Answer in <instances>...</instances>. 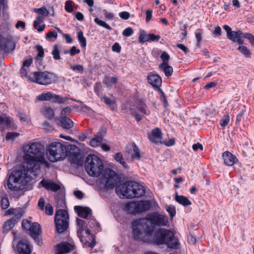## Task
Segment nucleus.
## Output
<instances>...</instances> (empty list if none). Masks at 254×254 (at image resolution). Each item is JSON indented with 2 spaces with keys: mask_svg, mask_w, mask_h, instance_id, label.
Here are the masks:
<instances>
[{
  "mask_svg": "<svg viewBox=\"0 0 254 254\" xmlns=\"http://www.w3.org/2000/svg\"><path fill=\"white\" fill-rule=\"evenodd\" d=\"M24 163L22 167L13 171L7 179L4 187L10 193L21 190V187L25 186L33 179L31 174L35 175L36 171L40 169L39 162L46 163L45 158V147L40 142L29 143L24 146Z\"/></svg>",
  "mask_w": 254,
  "mask_h": 254,
  "instance_id": "obj_1",
  "label": "nucleus"
},
{
  "mask_svg": "<svg viewBox=\"0 0 254 254\" xmlns=\"http://www.w3.org/2000/svg\"><path fill=\"white\" fill-rule=\"evenodd\" d=\"M120 182V178L118 174L114 171L108 169L99 179L98 186L103 192L113 190L116 187V192L120 198H132L145 195L144 187L135 181H127L118 185Z\"/></svg>",
  "mask_w": 254,
  "mask_h": 254,
  "instance_id": "obj_2",
  "label": "nucleus"
},
{
  "mask_svg": "<svg viewBox=\"0 0 254 254\" xmlns=\"http://www.w3.org/2000/svg\"><path fill=\"white\" fill-rule=\"evenodd\" d=\"M134 222L132 224V232L134 239L143 242H151L157 245H166L168 248L178 249L180 246L179 240L174 236L170 230L159 228L153 234L154 229L147 224H141Z\"/></svg>",
  "mask_w": 254,
  "mask_h": 254,
  "instance_id": "obj_3",
  "label": "nucleus"
},
{
  "mask_svg": "<svg viewBox=\"0 0 254 254\" xmlns=\"http://www.w3.org/2000/svg\"><path fill=\"white\" fill-rule=\"evenodd\" d=\"M85 169L90 176L98 177L103 171L104 165L102 160L97 156L89 154L85 161Z\"/></svg>",
  "mask_w": 254,
  "mask_h": 254,
  "instance_id": "obj_4",
  "label": "nucleus"
},
{
  "mask_svg": "<svg viewBox=\"0 0 254 254\" xmlns=\"http://www.w3.org/2000/svg\"><path fill=\"white\" fill-rule=\"evenodd\" d=\"M46 151L49 160L52 162L63 160L67 156L65 146L60 142H52Z\"/></svg>",
  "mask_w": 254,
  "mask_h": 254,
  "instance_id": "obj_5",
  "label": "nucleus"
},
{
  "mask_svg": "<svg viewBox=\"0 0 254 254\" xmlns=\"http://www.w3.org/2000/svg\"><path fill=\"white\" fill-rule=\"evenodd\" d=\"M30 79L31 81L43 85L56 83L59 81L57 74L48 71H35L33 73V77H30Z\"/></svg>",
  "mask_w": 254,
  "mask_h": 254,
  "instance_id": "obj_6",
  "label": "nucleus"
},
{
  "mask_svg": "<svg viewBox=\"0 0 254 254\" xmlns=\"http://www.w3.org/2000/svg\"><path fill=\"white\" fill-rule=\"evenodd\" d=\"M55 224L56 232L63 233L69 227V216L68 212L64 209H58L55 215Z\"/></svg>",
  "mask_w": 254,
  "mask_h": 254,
  "instance_id": "obj_7",
  "label": "nucleus"
},
{
  "mask_svg": "<svg viewBox=\"0 0 254 254\" xmlns=\"http://www.w3.org/2000/svg\"><path fill=\"white\" fill-rule=\"evenodd\" d=\"M151 207L150 200H141L127 204L126 210L130 213H139L149 210Z\"/></svg>",
  "mask_w": 254,
  "mask_h": 254,
  "instance_id": "obj_8",
  "label": "nucleus"
},
{
  "mask_svg": "<svg viewBox=\"0 0 254 254\" xmlns=\"http://www.w3.org/2000/svg\"><path fill=\"white\" fill-rule=\"evenodd\" d=\"M76 224L77 226V234L80 241L85 246L89 248H93L96 245V240L94 236H91V242H88L84 238L82 233L85 232L86 228L87 220H83L78 218H76Z\"/></svg>",
  "mask_w": 254,
  "mask_h": 254,
  "instance_id": "obj_9",
  "label": "nucleus"
},
{
  "mask_svg": "<svg viewBox=\"0 0 254 254\" xmlns=\"http://www.w3.org/2000/svg\"><path fill=\"white\" fill-rule=\"evenodd\" d=\"M130 111L132 115L135 117L137 122H139L146 114V105L142 100H137L130 108Z\"/></svg>",
  "mask_w": 254,
  "mask_h": 254,
  "instance_id": "obj_10",
  "label": "nucleus"
},
{
  "mask_svg": "<svg viewBox=\"0 0 254 254\" xmlns=\"http://www.w3.org/2000/svg\"><path fill=\"white\" fill-rule=\"evenodd\" d=\"M146 220L151 224L157 226H166L168 223V217L165 215L160 214L158 212L148 214Z\"/></svg>",
  "mask_w": 254,
  "mask_h": 254,
  "instance_id": "obj_11",
  "label": "nucleus"
},
{
  "mask_svg": "<svg viewBox=\"0 0 254 254\" xmlns=\"http://www.w3.org/2000/svg\"><path fill=\"white\" fill-rule=\"evenodd\" d=\"M28 231L30 236L37 243L38 245H41L42 243L40 238L42 234L40 225L38 223H33Z\"/></svg>",
  "mask_w": 254,
  "mask_h": 254,
  "instance_id": "obj_12",
  "label": "nucleus"
},
{
  "mask_svg": "<svg viewBox=\"0 0 254 254\" xmlns=\"http://www.w3.org/2000/svg\"><path fill=\"white\" fill-rule=\"evenodd\" d=\"M15 43L10 39L4 37L0 34V49L5 52L13 51L15 49Z\"/></svg>",
  "mask_w": 254,
  "mask_h": 254,
  "instance_id": "obj_13",
  "label": "nucleus"
},
{
  "mask_svg": "<svg viewBox=\"0 0 254 254\" xmlns=\"http://www.w3.org/2000/svg\"><path fill=\"white\" fill-rule=\"evenodd\" d=\"M74 209L80 217L89 219L92 216V210L88 207L76 205Z\"/></svg>",
  "mask_w": 254,
  "mask_h": 254,
  "instance_id": "obj_14",
  "label": "nucleus"
},
{
  "mask_svg": "<svg viewBox=\"0 0 254 254\" xmlns=\"http://www.w3.org/2000/svg\"><path fill=\"white\" fill-rule=\"evenodd\" d=\"M40 184L47 190L56 192L61 189V186L51 180L43 179Z\"/></svg>",
  "mask_w": 254,
  "mask_h": 254,
  "instance_id": "obj_15",
  "label": "nucleus"
},
{
  "mask_svg": "<svg viewBox=\"0 0 254 254\" xmlns=\"http://www.w3.org/2000/svg\"><path fill=\"white\" fill-rule=\"evenodd\" d=\"M86 228L85 234L88 236L89 240H91V236L93 235L91 234L89 229H95L96 230H98L100 228V226L99 223L95 219L90 218L89 220L87 219Z\"/></svg>",
  "mask_w": 254,
  "mask_h": 254,
  "instance_id": "obj_16",
  "label": "nucleus"
},
{
  "mask_svg": "<svg viewBox=\"0 0 254 254\" xmlns=\"http://www.w3.org/2000/svg\"><path fill=\"white\" fill-rule=\"evenodd\" d=\"M224 163L229 166H232L236 163L238 160L235 155L229 151H225L222 154Z\"/></svg>",
  "mask_w": 254,
  "mask_h": 254,
  "instance_id": "obj_17",
  "label": "nucleus"
},
{
  "mask_svg": "<svg viewBox=\"0 0 254 254\" xmlns=\"http://www.w3.org/2000/svg\"><path fill=\"white\" fill-rule=\"evenodd\" d=\"M147 81L154 89L158 88L162 84V78L156 74L149 73L147 76Z\"/></svg>",
  "mask_w": 254,
  "mask_h": 254,
  "instance_id": "obj_18",
  "label": "nucleus"
},
{
  "mask_svg": "<svg viewBox=\"0 0 254 254\" xmlns=\"http://www.w3.org/2000/svg\"><path fill=\"white\" fill-rule=\"evenodd\" d=\"M57 247L58 252L57 254H66L73 250L74 248L73 245L66 242L61 243L58 245Z\"/></svg>",
  "mask_w": 254,
  "mask_h": 254,
  "instance_id": "obj_19",
  "label": "nucleus"
},
{
  "mask_svg": "<svg viewBox=\"0 0 254 254\" xmlns=\"http://www.w3.org/2000/svg\"><path fill=\"white\" fill-rule=\"evenodd\" d=\"M19 220L18 217H12L5 221L2 225L3 233L9 232Z\"/></svg>",
  "mask_w": 254,
  "mask_h": 254,
  "instance_id": "obj_20",
  "label": "nucleus"
},
{
  "mask_svg": "<svg viewBox=\"0 0 254 254\" xmlns=\"http://www.w3.org/2000/svg\"><path fill=\"white\" fill-rule=\"evenodd\" d=\"M17 251L19 254H30L31 250L27 242L25 240H21L17 244Z\"/></svg>",
  "mask_w": 254,
  "mask_h": 254,
  "instance_id": "obj_21",
  "label": "nucleus"
},
{
  "mask_svg": "<svg viewBox=\"0 0 254 254\" xmlns=\"http://www.w3.org/2000/svg\"><path fill=\"white\" fill-rule=\"evenodd\" d=\"M149 139L155 143H158L162 138L161 130L158 127L154 129L149 135Z\"/></svg>",
  "mask_w": 254,
  "mask_h": 254,
  "instance_id": "obj_22",
  "label": "nucleus"
},
{
  "mask_svg": "<svg viewBox=\"0 0 254 254\" xmlns=\"http://www.w3.org/2000/svg\"><path fill=\"white\" fill-rule=\"evenodd\" d=\"M58 120L60 121L61 127L63 128L68 129L71 128L73 126V122L66 116L60 117Z\"/></svg>",
  "mask_w": 254,
  "mask_h": 254,
  "instance_id": "obj_23",
  "label": "nucleus"
},
{
  "mask_svg": "<svg viewBox=\"0 0 254 254\" xmlns=\"http://www.w3.org/2000/svg\"><path fill=\"white\" fill-rule=\"evenodd\" d=\"M24 213V212L23 209L19 207L16 208H10L5 212L6 215H14L13 217H18V219L20 220L23 215Z\"/></svg>",
  "mask_w": 254,
  "mask_h": 254,
  "instance_id": "obj_24",
  "label": "nucleus"
},
{
  "mask_svg": "<svg viewBox=\"0 0 254 254\" xmlns=\"http://www.w3.org/2000/svg\"><path fill=\"white\" fill-rule=\"evenodd\" d=\"M175 200L179 204L184 206H187L191 204V201L185 196L179 195L176 192L175 197Z\"/></svg>",
  "mask_w": 254,
  "mask_h": 254,
  "instance_id": "obj_25",
  "label": "nucleus"
},
{
  "mask_svg": "<svg viewBox=\"0 0 254 254\" xmlns=\"http://www.w3.org/2000/svg\"><path fill=\"white\" fill-rule=\"evenodd\" d=\"M0 197L1 198L0 206L2 209H6L9 206V201L7 197L6 193L3 190L0 192Z\"/></svg>",
  "mask_w": 254,
  "mask_h": 254,
  "instance_id": "obj_26",
  "label": "nucleus"
},
{
  "mask_svg": "<svg viewBox=\"0 0 254 254\" xmlns=\"http://www.w3.org/2000/svg\"><path fill=\"white\" fill-rule=\"evenodd\" d=\"M41 112L44 116L49 120H52L54 117V111L50 107H45Z\"/></svg>",
  "mask_w": 254,
  "mask_h": 254,
  "instance_id": "obj_27",
  "label": "nucleus"
},
{
  "mask_svg": "<svg viewBox=\"0 0 254 254\" xmlns=\"http://www.w3.org/2000/svg\"><path fill=\"white\" fill-rule=\"evenodd\" d=\"M71 163L77 165L78 166H82L83 164V159L80 154L74 153L72 155L70 158Z\"/></svg>",
  "mask_w": 254,
  "mask_h": 254,
  "instance_id": "obj_28",
  "label": "nucleus"
},
{
  "mask_svg": "<svg viewBox=\"0 0 254 254\" xmlns=\"http://www.w3.org/2000/svg\"><path fill=\"white\" fill-rule=\"evenodd\" d=\"M237 33H235V31H232L230 34H229L227 37L228 39L231 40L234 43H237L239 45H242L244 44L243 40L241 38H240L237 36Z\"/></svg>",
  "mask_w": 254,
  "mask_h": 254,
  "instance_id": "obj_29",
  "label": "nucleus"
},
{
  "mask_svg": "<svg viewBox=\"0 0 254 254\" xmlns=\"http://www.w3.org/2000/svg\"><path fill=\"white\" fill-rule=\"evenodd\" d=\"M131 147L133 149V153L131 154V158L132 160H140L141 157L140 153V150L134 142L131 144Z\"/></svg>",
  "mask_w": 254,
  "mask_h": 254,
  "instance_id": "obj_30",
  "label": "nucleus"
},
{
  "mask_svg": "<svg viewBox=\"0 0 254 254\" xmlns=\"http://www.w3.org/2000/svg\"><path fill=\"white\" fill-rule=\"evenodd\" d=\"M159 67L164 71L166 76L169 77L172 75L173 72V68L171 66L168 64H165L162 66L159 65Z\"/></svg>",
  "mask_w": 254,
  "mask_h": 254,
  "instance_id": "obj_31",
  "label": "nucleus"
},
{
  "mask_svg": "<svg viewBox=\"0 0 254 254\" xmlns=\"http://www.w3.org/2000/svg\"><path fill=\"white\" fill-rule=\"evenodd\" d=\"M102 99L104 100V103L109 106V107L112 110H115L117 108L116 101L114 100H112L107 96H103Z\"/></svg>",
  "mask_w": 254,
  "mask_h": 254,
  "instance_id": "obj_32",
  "label": "nucleus"
},
{
  "mask_svg": "<svg viewBox=\"0 0 254 254\" xmlns=\"http://www.w3.org/2000/svg\"><path fill=\"white\" fill-rule=\"evenodd\" d=\"M102 141L103 139L96 135L94 138L91 139L90 145L93 147H96L101 145Z\"/></svg>",
  "mask_w": 254,
  "mask_h": 254,
  "instance_id": "obj_33",
  "label": "nucleus"
},
{
  "mask_svg": "<svg viewBox=\"0 0 254 254\" xmlns=\"http://www.w3.org/2000/svg\"><path fill=\"white\" fill-rule=\"evenodd\" d=\"M53 94L50 92L42 93L38 96V99L40 101H49L53 98Z\"/></svg>",
  "mask_w": 254,
  "mask_h": 254,
  "instance_id": "obj_34",
  "label": "nucleus"
},
{
  "mask_svg": "<svg viewBox=\"0 0 254 254\" xmlns=\"http://www.w3.org/2000/svg\"><path fill=\"white\" fill-rule=\"evenodd\" d=\"M35 49L37 52V55L36 56V60H39L42 59L44 55V51L43 47L41 45H38L35 46Z\"/></svg>",
  "mask_w": 254,
  "mask_h": 254,
  "instance_id": "obj_35",
  "label": "nucleus"
},
{
  "mask_svg": "<svg viewBox=\"0 0 254 254\" xmlns=\"http://www.w3.org/2000/svg\"><path fill=\"white\" fill-rule=\"evenodd\" d=\"M160 58L162 60V63L161 64L159 65L162 66L165 64H168L170 56L168 53L164 51L162 52L160 56Z\"/></svg>",
  "mask_w": 254,
  "mask_h": 254,
  "instance_id": "obj_36",
  "label": "nucleus"
},
{
  "mask_svg": "<svg viewBox=\"0 0 254 254\" xmlns=\"http://www.w3.org/2000/svg\"><path fill=\"white\" fill-rule=\"evenodd\" d=\"M78 40L81 44L82 47L85 48L86 46V40L83 36V33L82 31H80L77 33Z\"/></svg>",
  "mask_w": 254,
  "mask_h": 254,
  "instance_id": "obj_37",
  "label": "nucleus"
},
{
  "mask_svg": "<svg viewBox=\"0 0 254 254\" xmlns=\"http://www.w3.org/2000/svg\"><path fill=\"white\" fill-rule=\"evenodd\" d=\"M53 99V101L55 103H58L59 104L64 103L67 101L68 100L67 97H62L60 95L53 94V97L52 98Z\"/></svg>",
  "mask_w": 254,
  "mask_h": 254,
  "instance_id": "obj_38",
  "label": "nucleus"
},
{
  "mask_svg": "<svg viewBox=\"0 0 254 254\" xmlns=\"http://www.w3.org/2000/svg\"><path fill=\"white\" fill-rule=\"evenodd\" d=\"M202 30L201 29H197L195 32V35L196 39V45L197 47H200V43L202 40Z\"/></svg>",
  "mask_w": 254,
  "mask_h": 254,
  "instance_id": "obj_39",
  "label": "nucleus"
},
{
  "mask_svg": "<svg viewBox=\"0 0 254 254\" xmlns=\"http://www.w3.org/2000/svg\"><path fill=\"white\" fill-rule=\"evenodd\" d=\"M34 11L35 12H37L38 14L43 15L45 17L48 16L49 14V11L44 6L40 8H36L35 9Z\"/></svg>",
  "mask_w": 254,
  "mask_h": 254,
  "instance_id": "obj_40",
  "label": "nucleus"
},
{
  "mask_svg": "<svg viewBox=\"0 0 254 254\" xmlns=\"http://www.w3.org/2000/svg\"><path fill=\"white\" fill-rule=\"evenodd\" d=\"M94 22L98 25H100L105 28H106L107 29H108L109 30H111L112 29V28L110 25L107 24L105 21L100 20L98 18H95L94 19Z\"/></svg>",
  "mask_w": 254,
  "mask_h": 254,
  "instance_id": "obj_41",
  "label": "nucleus"
},
{
  "mask_svg": "<svg viewBox=\"0 0 254 254\" xmlns=\"http://www.w3.org/2000/svg\"><path fill=\"white\" fill-rule=\"evenodd\" d=\"M148 34H147L144 30L140 32L139 36V41L140 43H144L148 41Z\"/></svg>",
  "mask_w": 254,
  "mask_h": 254,
  "instance_id": "obj_42",
  "label": "nucleus"
},
{
  "mask_svg": "<svg viewBox=\"0 0 254 254\" xmlns=\"http://www.w3.org/2000/svg\"><path fill=\"white\" fill-rule=\"evenodd\" d=\"M114 158L117 161L119 162L124 167L126 168L127 166L126 162L123 160V155L122 153H117L114 156Z\"/></svg>",
  "mask_w": 254,
  "mask_h": 254,
  "instance_id": "obj_43",
  "label": "nucleus"
},
{
  "mask_svg": "<svg viewBox=\"0 0 254 254\" xmlns=\"http://www.w3.org/2000/svg\"><path fill=\"white\" fill-rule=\"evenodd\" d=\"M166 209L172 218H173L175 216L176 211V208L174 206L171 205H167L166 207Z\"/></svg>",
  "mask_w": 254,
  "mask_h": 254,
  "instance_id": "obj_44",
  "label": "nucleus"
},
{
  "mask_svg": "<svg viewBox=\"0 0 254 254\" xmlns=\"http://www.w3.org/2000/svg\"><path fill=\"white\" fill-rule=\"evenodd\" d=\"M238 49L247 57H250L251 54V52L246 46H240Z\"/></svg>",
  "mask_w": 254,
  "mask_h": 254,
  "instance_id": "obj_45",
  "label": "nucleus"
},
{
  "mask_svg": "<svg viewBox=\"0 0 254 254\" xmlns=\"http://www.w3.org/2000/svg\"><path fill=\"white\" fill-rule=\"evenodd\" d=\"M52 54L53 56V58L56 60H59L61 59V57L60 55V53L58 49V46L57 45H55L54 47V49L52 52Z\"/></svg>",
  "mask_w": 254,
  "mask_h": 254,
  "instance_id": "obj_46",
  "label": "nucleus"
},
{
  "mask_svg": "<svg viewBox=\"0 0 254 254\" xmlns=\"http://www.w3.org/2000/svg\"><path fill=\"white\" fill-rule=\"evenodd\" d=\"M229 116L228 115L224 116L220 121V126L224 128L229 123Z\"/></svg>",
  "mask_w": 254,
  "mask_h": 254,
  "instance_id": "obj_47",
  "label": "nucleus"
},
{
  "mask_svg": "<svg viewBox=\"0 0 254 254\" xmlns=\"http://www.w3.org/2000/svg\"><path fill=\"white\" fill-rule=\"evenodd\" d=\"M65 201L63 198H59L58 199L57 201V207L59 208V209H63V208L65 207Z\"/></svg>",
  "mask_w": 254,
  "mask_h": 254,
  "instance_id": "obj_48",
  "label": "nucleus"
},
{
  "mask_svg": "<svg viewBox=\"0 0 254 254\" xmlns=\"http://www.w3.org/2000/svg\"><path fill=\"white\" fill-rule=\"evenodd\" d=\"M117 78L115 77H110L106 81V84L108 87H111L113 85L116 84L117 82Z\"/></svg>",
  "mask_w": 254,
  "mask_h": 254,
  "instance_id": "obj_49",
  "label": "nucleus"
},
{
  "mask_svg": "<svg viewBox=\"0 0 254 254\" xmlns=\"http://www.w3.org/2000/svg\"><path fill=\"white\" fill-rule=\"evenodd\" d=\"M19 133L14 132H8L6 133L5 139L7 140H14L18 135Z\"/></svg>",
  "mask_w": 254,
  "mask_h": 254,
  "instance_id": "obj_50",
  "label": "nucleus"
},
{
  "mask_svg": "<svg viewBox=\"0 0 254 254\" xmlns=\"http://www.w3.org/2000/svg\"><path fill=\"white\" fill-rule=\"evenodd\" d=\"M72 3V1L70 0L65 1L64 8L67 12L70 13L73 11Z\"/></svg>",
  "mask_w": 254,
  "mask_h": 254,
  "instance_id": "obj_51",
  "label": "nucleus"
},
{
  "mask_svg": "<svg viewBox=\"0 0 254 254\" xmlns=\"http://www.w3.org/2000/svg\"><path fill=\"white\" fill-rule=\"evenodd\" d=\"M45 213L48 215H52L54 214L53 208L50 203H47L45 206Z\"/></svg>",
  "mask_w": 254,
  "mask_h": 254,
  "instance_id": "obj_52",
  "label": "nucleus"
},
{
  "mask_svg": "<svg viewBox=\"0 0 254 254\" xmlns=\"http://www.w3.org/2000/svg\"><path fill=\"white\" fill-rule=\"evenodd\" d=\"M70 68L73 71H78L80 73H82L84 71V67L81 64H76L74 65H71Z\"/></svg>",
  "mask_w": 254,
  "mask_h": 254,
  "instance_id": "obj_53",
  "label": "nucleus"
},
{
  "mask_svg": "<svg viewBox=\"0 0 254 254\" xmlns=\"http://www.w3.org/2000/svg\"><path fill=\"white\" fill-rule=\"evenodd\" d=\"M243 37L248 39L250 43L254 46V36L250 33H246L243 34Z\"/></svg>",
  "mask_w": 254,
  "mask_h": 254,
  "instance_id": "obj_54",
  "label": "nucleus"
},
{
  "mask_svg": "<svg viewBox=\"0 0 254 254\" xmlns=\"http://www.w3.org/2000/svg\"><path fill=\"white\" fill-rule=\"evenodd\" d=\"M133 33V30L131 27H127L126 28L123 32L122 34L126 37H129L132 35Z\"/></svg>",
  "mask_w": 254,
  "mask_h": 254,
  "instance_id": "obj_55",
  "label": "nucleus"
},
{
  "mask_svg": "<svg viewBox=\"0 0 254 254\" xmlns=\"http://www.w3.org/2000/svg\"><path fill=\"white\" fill-rule=\"evenodd\" d=\"M39 24L40 23L39 21H38L37 20H35L34 21L33 26L34 28L37 29L39 32H42L44 30L45 28V25H42V26H39Z\"/></svg>",
  "mask_w": 254,
  "mask_h": 254,
  "instance_id": "obj_56",
  "label": "nucleus"
},
{
  "mask_svg": "<svg viewBox=\"0 0 254 254\" xmlns=\"http://www.w3.org/2000/svg\"><path fill=\"white\" fill-rule=\"evenodd\" d=\"M32 224L27 219H24L22 221V227L23 229L28 231Z\"/></svg>",
  "mask_w": 254,
  "mask_h": 254,
  "instance_id": "obj_57",
  "label": "nucleus"
},
{
  "mask_svg": "<svg viewBox=\"0 0 254 254\" xmlns=\"http://www.w3.org/2000/svg\"><path fill=\"white\" fill-rule=\"evenodd\" d=\"M103 13L106 19L112 20L114 18V14L112 12H108L107 10H103Z\"/></svg>",
  "mask_w": 254,
  "mask_h": 254,
  "instance_id": "obj_58",
  "label": "nucleus"
},
{
  "mask_svg": "<svg viewBox=\"0 0 254 254\" xmlns=\"http://www.w3.org/2000/svg\"><path fill=\"white\" fill-rule=\"evenodd\" d=\"M176 47L182 50L186 55H188L190 52L189 49L185 45L183 44H177L176 45Z\"/></svg>",
  "mask_w": 254,
  "mask_h": 254,
  "instance_id": "obj_59",
  "label": "nucleus"
},
{
  "mask_svg": "<svg viewBox=\"0 0 254 254\" xmlns=\"http://www.w3.org/2000/svg\"><path fill=\"white\" fill-rule=\"evenodd\" d=\"M106 131H107L106 128L105 127H102L100 128V129L96 135L101 137L102 139H103V137L105 135Z\"/></svg>",
  "mask_w": 254,
  "mask_h": 254,
  "instance_id": "obj_60",
  "label": "nucleus"
},
{
  "mask_svg": "<svg viewBox=\"0 0 254 254\" xmlns=\"http://www.w3.org/2000/svg\"><path fill=\"white\" fill-rule=\"evenodd\" d=\"M58 33L56 31H49L46 35V39H50L52 38H57Z\"/></svg>",
  "mask_w": 254,
  "mask_h": 254,
  "instance_id": "obj_61",
  "label": "nucleus"
},
{
  "mask_svg": "<svg viewBox=\"0 0 254 254\" xmlns=\"http://www.w3.org/2000/svg\"><path fill=\"white\" fill-rule=\"evenodd\" d=\"M71 111V109L69 107H66L63 109L61 113V117L66 116L67 113H69Z\"/></svg>",
  "mask_w": 254,
  "mask_h": 254,
  "instance_id": "obj_62",
  "label": "nucleus"
},
{
  "mask_svg": "<svg viewBox=\"0 0 254 254\" xmlns=\"http://www.w3.org/2000/svg\"><path fill=\"white\" fill-rule=\"evenodd\" d=\"M120 17L124 20H127L129 18L130 14L127 11H123L119 13Z\"/></svg>",
  "mask_w": 254,
  "mask_h": 254,
  "instance_id": "obj_63",
  "label": "nucleus"
},
{
  "mask_svg": "<svg viewBox=\"0 0 254 254\" xmlns=\"http://www.w3.org/2000/svg\"><path fill=\"white\" fill-rule=\"evenodd\" d=\"M148 36V41H158L160 38V36L155 35L154 34H149Z\"/></svg>",
  "mask_w": 254,
  "mask_h": 254,
  "instance_id": "obj_64",
  "label": "nucleus"
}]
</instances>
